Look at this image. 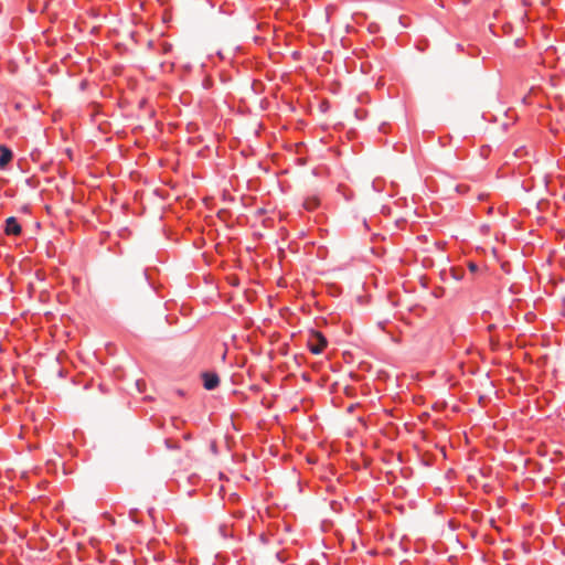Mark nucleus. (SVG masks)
I'll return each mask as SVG.
<instances>
[{"instance_id": "nucleus-1", "label": "nucleus", "mask_w": 565, "mask_h": 565, "mask_svg": "<svg viewBox=\"0 0 565 565\" xmlns=\"http://www.w3.org/2000/svg\"><path fill=\"white\" fill-rule=\"evenodd\" d=\"M327 339L318 331L312 332L308 340L309 350L313 354H320L327 347Z\"/></svg>"}, {"instance_id": "nucleus-2", "label": "nucleus", "mask_w": 565, "mask_h": 565, "mask_svg": "<svg viewBox=\"0 0 565 565\" xmlns=\"http://www.w3.org/2000/svg\"><path fill=\"white\" fill-rule=\"evenodd\" d=\"M4 232L7 235H19L21 233V226L14 216H10L6 220Z\"/></svg>"}, {"instance_id": "nucleus-3", "label": "nucleus", "mask_w": 565, "mask_h": 565, "mask_svg": "<svg viewBox=\"0 0 565 565\" xmlns=\"http://www.w3.org/2000/svg\"><path fill=\"white\" fill-rule=\"evenodd\" d=\"M202 377L204 381V387L209 391L214 390L220 383V379L215 373L206 372L202 374Z\"/></svg>"}, {"instance_id": "nucleus-4", "label": "nucleus", "mask_w": 565, "mask_h": 565, "mask_svg": "<svg viewBox=\"0 0 565 565\" xmlns=\"http://www.w3.org/2000/svg\"><path fill=\"white\" fill-rule=\"evenodd\" d=\"M12 160V151L4 145H0V169H3Z\"/></svg>"}, {"instance_id": "nucleus-5", "label": "nucleus", "mask_w": 565, "mask_h": 565, "mask_svg": "<svg viewBox=\"0 0 565 565\" xmlns=\"http://www.w3.org/2000/svg\"><path fill=\"white\" fill-rule=\"evenodd\" d=\"M305 207L307 210H313L318 206V200L317 199H310V200H307L305 203H303Z\"/></svg>"}, {"instance_id": "nucleus-6", "label": "nucleus", "mask_w": 565, "mask_h": 565, "mask_svg": "<svg viewBox=\"0 0 565 565\" xmlns=\"http://www.w3.org/2000/svg\"><path fill=\"white\" fill-rule=\"evenodd\" d=\"M468 268H469V270H470L471 273H476V271H477V269H478V267H477V265H476L475 263H469V264H468Z\"/></svg>"}]
</instances>
